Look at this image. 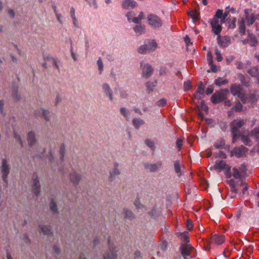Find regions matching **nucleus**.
I'll use <instances>...</instances> for the list:
<instances>
[{
  "mask_svg": "<svg viewBox=\"0 0 259 259\" xmlns=\"http://www.w3.org/2000/svg\"><path fill=\"white\" fill-rule=\"evenodd\" d=\"M157 47L156 42L153 39H148L145 41L144 45L138 49V52L140 54H146L151 51H154Z\"/></svg>",
  "mask_w": 259,
  "mask_h": 259,
  "instance_id": "obj_1",
  "label": "nucleus"
},
{
  "mask_svg": "<svg viewBox=\"0 0 259 259\" xmlns=\"http://www.w3.org/2000/svg\"><path fill=\"white\" fill-rule=\"evenodd\" d=\"M229 93L228 89H222L217 91L211 97V101L213 104L220 103L226 100L227 96Z\"/></svg>",
  "mask_w": 259,
  "mask_h": 259,
  "instance_id": "obj_2",
  "label": "nucleus"
},
{
  "mask_svg": "<svg viewBox=\"0 0 259 259\" xmlns=\"http://www.w3.org/2000/svg\"><path fill=\"white\" fill-rule=\"evenodd\" d=\"M148 24L155 28H158L162 26L163 23L161 19L157 15L150 14L147 16Z\"/></svg>",
  "mask_w": 259,
  "mask_h": 259,
  "instance_id": "obj_3",
  "label": "nucleus"
},
{
  "mask_svg": "<svg viewBox=\"0 0 259 259\" xmlns=\"http://www.w3.org/2000/svg\"><path fill=\"white\" fill-rule=\"evenodd\" d=\"M140 67L142 69V76L144 78H148L153 72L152 67L148 63L141 62Z\"/></svg>",
  "mask_w": 259,
  "mask_h": 259,
  "instance_id": "obj_4",
  "label": "nucleus"
},
{
  "mask_svg": "<svg viewBox=\"0 0 259 259\" xmlns=\"http://www.w3.org/2000/svg\"><path fill=\"white\" fill-rule=\"evenodd\" d=\"M117 251L115 246L109 242L108 249L103 255V259H117Z\"/></svg>",
  "mask_w": 259,
  "mask_h": 259,
  "instance_id": "obj_5",
  "label": "nucleus"
},
{
  "mask_svg": "<svg viewBox=\"0 0 259 259\" xmlns=\"http://www.w3.org/2000/svg\"><path fill=\"white\" fill-rule=\"evenodd\" d=\"M248 151V149L241 145L236 147L230 152L231 156H236L237 158L245 157Z\"/></svg>",
  "mask_w": 259,
  "mask_h": 259,
  "instance_id": "obj_6",
  "label": "nucleus"
},
{
  "mask_svg": "<svg viewBox=\"0 0 259 259\" xmlns=\"http://www.w3.org/2000/svg\"><path fill=\"white\" fill-rule=\"evenodd\" d=\"M180 250L182 256L185 259H187L195 249L190 244L182 243L180 247Z\"/></svg>",
  "mask_w": 259,
  "mask_h": 259,
  "instance_id": "obj_7",
  "label": "nucleus"
},
{
  "mask_svg": "<svg viewBox=\"0 0 259 259\" xmlns=\"http://www.w3.org/2000/svg\"><path fill=\"white\" fill-rule=\"evenodd\" d=\"M2 173V178L3 181L6 184L8 183L7 178L10 173V167L6 159L2 160V166L1 168Z\"/></svg>",
  "mask_w": 259,
  "mask_h": 259,
  "instance_id": "obj_8",
  "label": "nucleus"
},
{
  "mask_svg": "<svg viewBox=\"0 0 259 259\" xmlns=\"http://www.w3.org/2000/svg\"><path fill=\"white\" fill-rule=\"evenodd\" d=\"M245 123V121L243 120H234L231 123V129L232 133H237L240 134L239 128Z\"/></svg>",
  "mask_w": 259,
  "mask_h": 259,
  "instance_id": "obj_9",
  "label": "nucleus"
},
{
  "mask_svg": "<svg viewBox=\"0 0 259 259\" xmlns=\"http://www.w3.org/2000/svg\"><path fill=\"white\" fill-rule=\"evenodd\" d=\"M228 184L230 187V191L235 194H237L239 192V190L237 188L239 186H244L246 184L245 182L243 180H242L241 183L239 184L238 182L235 181L233 179H230L228 181Z\"/></svg>",
  "mask_w": 259,
  "mask_h": 259,
  "instance_id": "obj_10",
  "label": "nucleus"
},
{
  "mask_svg": "<svg viewBox=\"0 0 259 259\" xmlns=\"http://www.w3.org/2000/svg\"><path fill=\"white\" fill-rule=\"evenodd\" d=\"M32 192L36 196H38L40 191V185L38 178L33 176L32 178Z\"/></svg>",
  "mask_w": 259,
  "mask_h": 259,
  "instance_id": "obj_11",
  "label": "nucleus"
},
{
  "mask_svg": "<svg viewBox=\"0 0 259 259\" xmlns=\"http://www.w3.org/2000/svg\"><path fill=\"white\" fill-rule=\"evenodd\" d=\"M102 88L104 95L105 97H108L110 101H112L113 100V92L108 83H104L102 85Z\"/></svg>",
  "mask_w": 259,
  "mask_h": 259,
  "instance_id": "obj_12",
  "label": "nucleus"
},
{
  "mask_svg": "<svg viewBox=\"0 0 259 259\" xmlns=\"http://www.w3.org/2000/svg\"><path fill=\"white\" fill-rule=\"evenodd\" d=\"M229 166L227 165L226 162L224 160H217L215 164L209 168L210 170L220 169V170L228 168Z\"/></svg>",
  "mask_w": 259,
  "mask_h": 259,
  "instance_id": "obj_13",
  "label": "nucleus"
},
{
  "mask_svg": "<svg viewBox=\"0 0 259 259\" xmlns=\"http://www.w3.org/2000/svg\"><path fill=\"white\" fill-rule=\"evenodd\" d=\"M137 6V3L134 0H123L122 4L123 9L129 10Z\"/></svg>",
  "mask_w": 259,
  "mask_h": 259,
  "instance_id": "obj_14",
  "label": "nucleus"
},
{
  "mask_svg": "<svg viewBox=\"0 0 259 259\" xmlns=\"http://www.w3.org/2000/svg\"><path fill=\"white\" fill-rule=\"evenodd\" d=\"M120 172L118 169V163L116 162L114 163L113 168L110 172V180L113 181L116 177L120 175Z\"/></svg>",
  "mask_w": 259,
  "mask_h": 259,
  "instance_id": "obj_15",
  "label": "nucleus"
},
{
  "mask_svg": "<svg viewBox=\"0 0 259 259\" xmlns=\"http://www.w3.org/2000/svg\"><path fill=\"white\" fill-rule=\"evenodd\" d=\"M27 140L28 146L30 147H32L34 146L37 143V140L36 139L35 134L32 131L28 132L27 136Z\"/></svg>",
  "mask_w": 259,
  "mask_h": 259,
  "instance_id": "obj_16",
  "label": "nucleus"
},
{
  "mask_svg": "<svg viewBox=\"0 0 259 259\" xmlns=\"http://www.w3.org/2000/svg\"><path fill=\"white\" fill-rule=\"evenodd\" d=\"M50 112L48 110L44 109H40L36 110L35 112V114L36 116H39L40 115L44 118L47 121L50 120V117L49 116Z\"/></svg>",
  "mask_w": 259,
  "mask_h": 259,
  "instance_id": "obj_17",
  "label": "nucleus"
},
{
  "mask_svg": "<svg viewBox=\"0 0 259 259\" xmlns=\"http://www.w3.org/2000/svg\"><path fill=\"white\" fill-rule=\"evenodd\" d=\"M38 228L40 232L42 233L44 235H50L53 233L52 227L51 226L39 225Z\"/></svg>",
  "mask_w": 259,
  "mask_h": 259,
  "instance_id": "obj_18",
  "label": "nucleus"
},
{
  "mask_svg": "<svg viewBox=\"0 0 259 259\" xmlns=\"http://www.w3.org/2000/svg\"><path fill=\"white\" fill-rule=\"evenodd\" d=\"M211 241L217 245L222 244L225 241V236L222 235L214 234L211 236Z\"/></svg>",
  "mask_w": 259,
  "mask_h": 259,
  "instance_id": "obj_19",
  "label": "nucleus"
},
{
  "mask_svg": "<svg viewBox=\"0 0 259 259\" xmlns=\"http://www.w3.org/2000/svg\"><path fill=\"white\" fill-rule=\"evenodd\" d=\"M230 91L233 96H236L243 91V89L240 85L233 83L231 85Z\"/></svg>",
  "mask_w": 259,
  "mask_h": 259,
  "instance_id": "obj_20",
  "label": "nucleus"
},
{
  "mask_svg": "<svg viewBox=\"0 0 259 259\" xmlns=\"http://www.w3.org/2000/svg\"><path fill=\"white\" fill-rule=\"evenodd\" d=\"M218 42L221 47L226 48L230 44V39L228 36L221 38L220 35H219L218 37Z\"/></svg>",
  "mask_w": 259,
  "mask_h": 259,
  "instance_id": "obj_21",
  "label": "nucleus"
},
{
  "mask_svg": "<svg viewBox=\"0 0 259 259\" xmlns=\"http://www.w3.org/2000/svg\"><path fill=\"white\" fill-rule=\"evenodd\" d=\"M69 176L71 182L75 186H76L78 184L81 179V175L76 172L70 174Z\"/></svg>",
  "mask_w": 259,
  "mask_h": 259,
  "instance_id": "obj_22",
  "label": "nucleus"
},
{
  "mask_svg": "<svg viewBox=\"0 0 259 259\" xmlns=\"http://www.w3.org/2000/svg\"><path fill=\"white\" fill-rule=\"evenodd\" d=\"M259 98L258 92L256 90L250 91L248 95V99L250 102H256Z\"/></svg>",
  "mask_w": 259,
  "mask_h": 259,
  "instance_id": "obj_23",
  "label": "nucleus"
},
{
  "mask_svg": "<svg viewBox=\"0 0 259 259\" xmlns=\"http://www.w3.org/2000/svg\"><path fill=\"white\" fill-rule=\"evenodd\" d=\"M144 123V120L140 118L135 117L132 120V124L136 130H139L140 127Z\"/></svg>",
  "mask_w": 259,
  "mask_h": 259,
  "instance_id": "obj_24",
  "label": "nucleus"
},
{
  "mask_svg": "<svg viewBox=\"0 0 259 259\" xmlns=\"http://www.w3.org/2000/svg\"><path fill=\"white\" fill-rule=\"evenodd\" d=\"M174 168L175 173L177 174L178 177H180L182 175V172L181 168L180 161L179 160H177L174 161Z\"/></svg>",
  "mask_w": 259,
  "mask_h": 259,
  "instance_id": "obj_25",
  "label": "nucleus"
},
{
  "mask_svg": "<svg viewBox=\"0 0 259 259\" xmlns=\"http://www.w3.org/2000/svg\"><path fill=\"white\" fill-rule=\"evenodd\" d=\"M134 31L137 35H140L144 33L145 31V26L141 23L138 24L137 25L134 27Z\"/></svg>",
  "mask_w": 259,
  "mask_h": 259,
  "instance_id": "obj_26",
  "label": "nucleus"
},
{
  "mask_svg": "<svg viewBox=\"0 0 259 259\" xmlns=\"http://www.w3.org/2000/svg\"><path fill=\"white\" fill-rule=\"evenodd\" d=\"M145 169L151 172L156 171L158 168V165L156 163H145L144 164Z\"/></svg>",
  "mask_w": 259,
  "mask_h": 259,
  "instance_id": "obj_27",
  "label": "nucleus"
},
{
  "mask_svg": "<svg viewBox=\"0 0 259 259\" xmlns=\"http://www.w3.org/2000/svg\"><path fill=\"white\" fill-rule=\"evenodd\" d=\"M244 12L246 14V19L247 24L248 25H251L255 21V16L254 14H252L251 15H249L247 12V10H245Z\"/></svg>",
  "mask_w": 259,
  "mask_h": 259,
  "instance_id": "obj_28",
  "label": "nucleus"
},
{
  "mask_svg": "<svg viewBox=\"0 0 259 259\" xmlns=\"http://www.w3.org/2000/svg\"><path fill=\"white\" fill-rule=\"evenodd\" d=\"M157 82L154 81H148L146 83V87L147 88V92L150 93L153 92L156 88Z\"/></svg>",
  "mask_w": 259,
  "mask_h": 259,
  "instance_id": "obj_29",
  "label": "nucleus"
},
{
  "mask_svg": "<svg viewBox=\"0 0 259 259\" xmlns=\"http://www.w3.org/2000/svg\"><path fill=\"white\" fill-rule=\"evenodd\" d=\"M187 14L192 18L193 21L199 20L200 18V13L196 10H191L188 12Z\"/></svg>",
  "mask_w": 259,
  "mask_h": 259,
  "instance_id": "obj_30",
  "label": "nucleus"
},
{
  "mask_svg": "<svg viewBox=\"0 0 259 259\" xmlns=\"http://www.w3.org/2000/svg\"><path fill=\"white\" fill-rule=\"evenodd\" d=\"M188 233L187 232L180 233L179 234L178 236L183 240V243L189 244V243L190 242V240L188 237Z\"/></svg>",
  "mask_w": 259,
  "mask_h": 259,
  "instance_id": "obj_31",
  "label": "nucleus"
},
{
  "mask_svg": "<svg viewBox=\"0 0 259 259\" xmlns=\"http://www.w3.org/2000/svg\"><path fill=\"white\" fill-rule=\"evenodd\" d=\"M239 31L241 34L243 35L245 32V22L243 19L238 20Z\"/></svg>",
  "mask_w": 259,
  "mask_h": 259,
  "instance_id": "obj_32",
  "label": "nucleus"
},
{
  "mask_svg": "<svg viewBox=\"0 0 259 259\" xmlns=\"http://www.w3.org/2000/svg\"><path fill=\"white\" fill-rule=\"evenodd\" d=\"M248 73L252 77H259V71L258 68L256 67H251L248 70Z\"/></svg>",
  "mask_w": 259,
  "mask_h": 259,
  "instance_id": "obj_33",
  "label": "nucleus"
},
{
  "mask_svg": "<svg viewBox=\"0 0 259 259\" xmlns=\"http://www.w3.org/2000/svg\"><path fill=\"white\" fill-rule=\"evenodd\" d=\"M227 20L228 23V28L230 29H234L236 28V19L235 17L233 18H227Z\"/></svg>",
  "mask_w": 259,
  "mask_h": 259,
  "instance_id": "obj_34",
  "label": "nucleus"
},
{
  "mask_svg": "<svg viewBox=\"0 0 259 259\" xmlns=\"http://www.w3.org/2000/svg\"><path fill=\"white\" fill-rule=\"evenodd\" d=\"M248 40L251 46H256L257 45V40L255 35L253 34H249Z\"/></svg>",
  "mask_w": 259,
  "mask_h": 259,
  "instance_id": "obj_35",
  "label": "nucleus"
},
{
  "mask_svg": "<svg viewBox=\"0 0 259 259\" xmlns=\"http://www.w3.org/2000/svg\"><path fill=\"white\" fill-rule=\"evenodd\" d=\"M228 83V80L226 79L223 80L222 78L218 77L215 80V84L218 87L226 84Z\"/></svg>",
  "mask_w": 259,
  "mask_h": 259,
  "instance_id": "obj_36",
  "label": "nucleus"
},
{
  "mask_svg": "<svg viewBox=\"0 0 259 259\" xmlns=\"http://www.w3.org/2000/svg\"><path fill=\"white\" fill-rule=\"evenodd\" d=\"M49 161L51 163V166L53 169H54V170H56V168L54 167L56 166V164H57V162L56 161L55 157L52 155V153L50 152V156L49 157Z\"/></svg>",
  "mask_w": 259,
  "mask_h": 259,
  "instance_id": "obj_37",
  "label": "nucleus"
},
{
  "mask_svg": "<svg viewBox=\"0 0 259 259\" xmlns=\"http://www.w3.org/2000/svg\"><path fill=\"white\" fill-rule=\"evenodd\" d=\"M65 151H66V149H65V145L64 144H61V145L60 146V147L59 154H60L61 160L62 161H64V156H65Z\"/></svg>",
  "mask_w": 259,
  "mask_h": 259,
  "instance_id": "obj_38",
  "label": "nucleus"
},
{
  "mask_svg": "<svg viewBox=\"0 0 259 259\" xmlns=\"http://www.w3.org/2000/svg\"><path fill=\"white\" fill-rule=\"evenodd\" d=\"M211 26L212 27V30L213 32L216 35H219L222 30L221 25L220 24H217Z\"/></svg>",
  "mask_w": 259,
  "mask_h": 259,
  "instance_id": "obj_39",
  "label": "nucleus"
},
{
  "mask_svg": "<svg viewBox=\"0 0 259 259\" xmlns=\"http://www.w3.org/2000/svg\"><path fill=\"white\" fill-rule=\"evenodd\" d=\"M144 17V13L143 12H141L138 16V17H134L132 19V21L136 24H139L140 21L143 19Z\"/></svg>",
  "mask_w": 259,
  "mask_h": 259,
  "instance_id": "obj_40",
  "label": "nucleus"
},
{
  "mask_svg": "<svg viewBox=\"0 0 259 259\" xmlns=\"http://www.w3.org/2000/svg\"><path fill=\"white\" fill-rule=\"evenodd\" d=\"M50 208L54 213H58V211L57 204L53 200H52L50 202Z\"/></svg>",
  "mask_w": 259,
  "mask_h": 259,
  "instance_id": "obj_41",
  "label": "nucleus"
},
{
  "mask_svg": "<svg viewBox=\"0 0 259 259\" xmlns=\"http://www.w3.org/2000/svg\"><path fill=\"white\" fill-rule=\"evenodd\" d=\"M241 139L242 141V142L244 143V144L247 146H251V140L249 138L248 136H241Z\"/></svg>",
  "mask_w": 259,
  "mask_h": 259,
  "instance_id": "obj_42",
  "label": "nucleus"
},
{
  "mask_svg": "<svg viewBox=\"0 0 259 259\" xmlns=\"http://www.w3.org/2000/svg\"><path fill=\"white\" fill-rule=\"evenodd\" d=\"M251 136H254L257 140H259V127H255L250 134Z\"/></svg>",
  "mask_w": 259,
  "mask_h": 259,
  "instance_id": "obj_43",
  "label": "nucleus"
},
{
  "mask_svg": "<svg viewBox=\"0 0 259 259\" xmlns=\"http://www.w3.org/2000/svg\"><path fill=\"white\" fill-rule=\"evenodd\" d=\"M97 64L99 71V74H101L103 70V64L101 58H99L97 61Z\"/></svg>",
  "mask_w": 259,
  "mask_h": 259,
  "instance_id": "obj_44",
  "label": "nucleus"
},
{
  "mask_svg": "<svg viewBox=\"0 0 259 259\" xmlns=\"http://www.w3.org/2000/svg\"><path fill=\"white\" fill-rule=\"evenodd\" d=\"M125 217L126 219L132 220L134 218V215L132 211L128 209H124Z\"/></svg>",
  "mask_w": 259,
  "mask_h": 259,
  "instance_id": "obj_45",
  "label": "nucleus"
},
{
  "mask_svg": "<svg viewBox=\"0 0 259 259\" xmlns=\"http://www.w3.org/2000/svg\"><path fill=\"white\" fill-rule=\"evenodd\" d=\"M13 98L17 101H19L21 99V96L18 93V89L14 88L12 93Z\"/></svg>",
  "mask_w": 259,
  "mask_h": 259,
  "instance_id": "obj_46",
  "label": "nucleus"
},
{
  "mask_svg": "<svg viewBox=\"0 0 259 259\" xmlns=\"http://www.w3.org/2000/svg\"><path fill=\"white\" fill-rule=\"evenodd\" d=\"M120 113L126 119L128 118L129 112L124 107H121L120 108Z\"/></svg>",
  "mask_w": 259,
  "mask_h": 259,
  "instance_id": "obj_47",
  "label": "nucleus"
},
{
  "mask_svg": "<svg viewBox=\"0 0 259 259\" xmlns=\"http://www.w3.org/2000/svg\"><path fill=\"white\" fill-rule=\"evenodd\" d=\"M204 91V85L203 82L202 81L199 82V83L197 85V90L195 92H198V93H203Z\"/></svg>",
  "mask_w": 259,
  "mask_h": 259,
  "instance_id": "obj_48",
  "label": "nucleus"
},
{
  "mask_svg": "<svg viewBox=\"0 0 259 259\" xmlns=\"http://www.w3.org/2000/svg\"><path fill=\"white\" fill-rule=\"evenodd\" d=\"M225 145V140H223V139H221L218 143H215L214 145V146L217 148V149H220V148H222L223 147H224Z\"/></svg>",
  "mask_w": 259,
  "mask_h": 259,
  "instance_id": "obj_49",
  "label": "nucleus"
},
{
  "mask_svg": "<svg viewBox=\"0 0 259 259\" xmlns=\"http://www.w3.org/2000/svg\"><path fill=\"white\" fill-rule=\"evenodd\" d=\"M218 124L220 128L223 131H225L228 127L227 123L223 121H219L218 122Z\"/></svg>",
  "mask_w": 259,
  "mask_h": 259,
  "instance_id": "obj_50",
  "label": "nucleus"
},
{
  "mask_svg": "<svg viewBox=\"0 0 259 259\" xmlns=\"http://www.w3.org/2000/svg\"><path fill=\"white\" fill-rule=\"evenodd\" d=\"M184 40H185V43L186 45V49H187V51L188 52L189 45H192L193 43H192V42L191 41L190 38L188 35H186L185 37Z\"/></svg>",
  "mask_w": 259,
  "mask_h": 259,
  "instance_id": "obj_51",
  "label": "nucleus"
},
{
  "mask_svg": "<svg viewBox=\"0 0 259 259\" xmlns=\"http://www.w3.org/2000/svg\"><path fill=\"white\" fill-rule=\"evenodd\" d=\"M184 91L185 92L188 91L191 88V82L190 80L185 81L184 83Z\"/></svg>",
  "mask_w": 259,
  "mask_h": 259,
  "instance_id": "obj_52",
  "label": "nucleus"
},
{
  "mask_svg": "<svg viewBox=\"0 0 259 259\" xmlns=\"http://www.w3.org/2000/svg\"><path fill=\"white\" fill-rule=\"evenodd\" d=\"M215 55L216 59L218 62H221L223 60V57L221 52L217 48L215 49Z\"/></svg>",
  "mask_w": 259,
  "mask_h": 259,
  "instance_id": "obj_53",
  "label": "nucleus"
},
{
  "mask_svg": "<svg viewBox=\"0 0 259 259\" xmlns=\"http://www.w3.org/2000/svg\"><path fill=\"white\" fill-rule=\"evenodd\" d=\"M238 97L240 99V100L244 104L246 102V98L245 97V93L242 91L237 95Z\"/></svg>",
  "mask_w": 259,
  "mask_h": 259,
  "instance_id": "obj_54",
  "label": "nucleus"
},
{
  "mask_svg": "<svg viewBox=\"0 0 259 259\" xmlns=\"http://www.w3.org/2000/svg\"><path fill=\"white\" fill-rule=\"evenodd\" d=\"M145 144L147 145L148 147H149L151 149H154V143L153 141H151L150 139L146 140L145 141Z\"/></svg>",
  "mask_w": 259,
  "mask_h": 259,
  "instance_id": "obj_55",
  "label": "nucleus"
},
{
  "mask_svg": "<svg viewBox=\"0 0 259 259\" xmlns=\"http://www.w3.org/2000/svg\"><path fill=\"white\" fill-rule=\"evenodd\" d=\"M233 173L232 175L234 178L239 179L240 178V177H241L240 174H239L238 170L237 168H233Z\"/></svg>",
  "mask_w": 259,
  "mask_h": 259,
  "instance_id": "obj_56",
  "label": "nucleus"
},
{
  "mask_svg": "<svg viewBox=\"0 0 259 259\" xmlns=\"http://www.w3.org/2000/svg\"><path fill=\"white\" fill-rule=\"evenodd\" d=\"M156 105L159 107H163L166 104V101L164 99H161L156 102Z\"/></svg>",
  "mask_w": 259,
  "mask_h": 259,
  "instance_id": "obj_57",
  "label": "nucleus"
},
{
  "mask_svg": "<svg viewBox=\"0 0 259 259\" xmlns=\"http://www.w3.org/2000/svg\"><path fill=\"white\" fill-rule=\"evenodd\" d=\"M239 79L243 84L245 86H248V82L246 81L245 76L243 75H239Z\"/></svg>",
  "mask_w": 259,
  "mask_h": 259,
  "instance_id": "obj_58",
  "label": "nucleus"
},
{
  "mask_svg": "<svg viewBox=\"0 0 259 259\" xmlns=\"http://www.w3.org/2000/svg\"><path fill=\"white\" fill-rule=\"evenodd\" d=\"M14 138L15 139L17 140L18 141H19L20 145H21V147H23V142L21 140V137L20 135H19L18 134H16L15 132L14 133Z\"/></svg>",
  "mask_w": 259,
  "mask_h": 259,
  "instance_id": "obj_59",
  "label": "nucleus"
},
{
  "mask_svg": "<svg viewBox=\"0 0 259 259\" xmlns=\"http://www.w3.org/2000/svg\"><path fill=\"white\" fill-rule=\"evenodd\" d=\"M207 61L209 65H211L212 64V57L210 52H208L207 54Z\"/></svg>",
  "mask_w": 259,
  "mask_h": 259,
  "instance_id": "obj_60",
  "label": "nucleus"
},
{
  "mask_svg": "<svg viewBox=\"0 0 259 259\" xmlns=\"http://www.w3.org/2000/svg\"><path fill=\"white\" fill-rule=\"evenodd\" d=\"M195 98L198 100H201L204 97V94L201 93L195 92L194 95Z\"/></svg>",
  "mask_w": 259,
  "mask_h": 259,
  "instance_id": "obj_61",
  "label": "nucleus"
},
{
  "mask_svg": "<svg viewBox=\"0 0 259 259\" xmlns=\"http://www.w3.org/2000/svg\"><path fill=\"white\" fill-rule=\"evenodd\" d=\"M183 145V140L181 139L178 138L176 142V146L178 148L179 150L181 149Z\"/></svg>",
  "mask_w": 259,
  "mask_h": 259,
  "instance_id": "obj_62",
  "label": "nucleus"
},
{
  "mask_svg": "<svg viewBox=\"0 0 259 259\" xmlns=\"http://www.w3.org/2000/svg\"><path fill=\"white\" fill-rule=\"evenodd\" d=\"M242 105L240 102H238L233 108L237 111L240 112L242 110Z\"/></svg>",
  "mask_w": 259,
  "mask_h": 259,
  "instance_id": "obj_63",
  "label": "nucleus"
},
{
  "mask_svg": "<svg viewBox=\"0 0 259 259\" xmlns=\"http://www.w3.org/2000/svg\"><path fill=\"white\" fill-rule=\"evenodd\" d=\"M219 22H220V21H219V18H218L217 17H213V18L212 19V20H211V22H210L211 25H217V24H220Z\"/></svg>",
  "mask_w": 259,
  "mask_h": 259,
  "instance_id": "obj_64",
  "label": "nucleus"
}]
</instances>
